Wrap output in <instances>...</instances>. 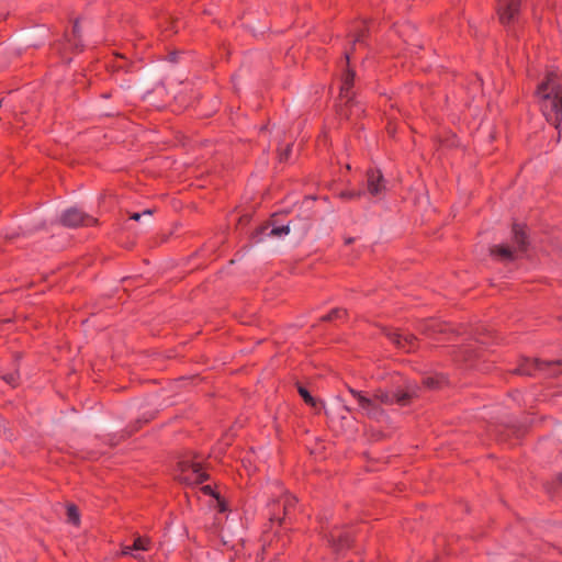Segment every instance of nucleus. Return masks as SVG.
<instances>
[{
	"mask_svg": "<svg viewBox=\"0 0 562 562\" xmlns=\"http://www.w3.org/2000/svg\"><path fill=\"white\" fill-rule=\"evenodd\" d=\"M541 98V108L549 122L559 128L562 120V75L548 72L546 79L538 87Z\"/></svg>",
	"mask_w": 562,
	"mask_h": 562,
	"instance_id": "1",
	"label": "nucleus"
},
{
	"mask_svg": "<svg viewBox=\"0 0 562 562\" xmlns=\"http://www.w3.org/2000/svg\"><path fill=\"white\" fill-rule=\"evenodd\" d=\"M311 228L310 221L307 218H297L294 221H290L285 225H277L276 223H267L266 225L260 226L254 238L257 243H260L265 239V237L270 238H283L288 236L291 232H294L299 239H302L306 236L307 232Z\"/></svg>",
	"mask_w": 562,
	"mask_h": 562,
	"instance_id": "2",
	"label": "nucleus"
},
{
	"mask_svg": "<svg viewBox=\"0 0 562 562\" xmlns=\"http://www.w3.org/2000/svg\"><path fill=\"white\" fill-rule=\"evenodd\" d=\"M513 240L514 246L497 245L493 246L490 251L493 256L499 257L502 260H514L519 254L525 252L527 249V237L522 227L518 224L513 226Z\"/></svg>",
	"mask_w": 562,
	"mask_h": 562,
	"instance_id": "3",
	"label": "nucleus"
},
{
	"mask_svg": "<svg viewBox=\"0 0 562 562\" xmlns=\"http://www.w3.org/2000/svg\"><path fill=\"white\" fill-rule=\"evenodd\" d=\"M81 47V32L79 23L76 21L71 33L66 34L64 41L55 43L52 49L54 53L59 54L64 65H67L71 60V57L68 56V52H79Z\"/></svg>",
	"mask_w": 562,
	"mask_h": 562,
	"instance_id": "4",
	"label": "nucleus"
},
{
	"mask_svg": "<svg viewBox=\"0 0 562 562\" xmlns=\"http://www.w3.org/2000/svg\"><path fill=\"white\" fill-rule=\"evenodd\" d=\"M179 480L187 484H199L207 479L206 473L203 472L199 462L183 460L179 462Z\"/></svg>",
	"mask_w": 562,
	"mask_h": 562,
	"instance_id": "5",
	"label": "nucleus"
},
{
	"mask_svg": "<svg viewBox=\"0 0 562 562\" xmlns=\"http://www.w3.org/2000/svg\"><path fill=\"white\" fill-rule=\"evenodd\" d=\"M349 392L356 397L360 412L371 419L382 420L385 417L383 408L376 405L373 398L367 397L361 392L349 389Z\"/></svg>",
	"mask_w": 562,
	"mask_h": 562,
	"instance_id": "6",
	"label": "nucleus"
},
{
	"mask_svg": "<svg viewBox=\"0 0 562 562\" xmlns=\"http://www.w3.org/2000/svg\"><path fill=\"white\" fill-rule=\"evenodd\" d=\"M60 223L67 227H77L79 225L95 224L97 220L87 215L77 207H69L65 210L59 217Z\"/></svg>",
	"mask_w": 562,
	"mask_h": 562,
	"instance_id": "7",
	"label": "nucleus"
},
{
	"mask_svg": "<svg viewBox=\"0 0 562 562\" xmlns=\"http://www.w3.org/2000/svg\"><path fill=\"white\" fill-rule=\"evenodd\" d=\"M521 0H497V14L504 25L513 23L519 14Z\"/></svg>",
	"mask_w": 562,
	"mask_h": 562,
	"instance_id": "8",
	"label": "nucleus"
},
{
	"mask_svg": "<svg viewBox=\"0 0 562 562\" xmlns=\"http://www.w3.org/2000/svg\"><path fill=\"white\" fill-rule=\"evenodd\" d=\"M367 189L372 196H381L386 191V182L380 170L368 171Z\"/></svg>",
	"mask_w": 562,
	"mask_h": 562,
	"instance_id": "9",
	"label": "nucleus"
},
{
	"mask_svg": "<svg viewBox=\"0 0 562 562\" xmlns=\"http://www.w3.org/2000/svg\"><path fill=\"white\" fill-rule=\"evenodd\" d=\"M368 29L366 26H362L359 30H355L353 34L351 35V47L349 49L345 50V60L348 67H356V64H351V59L353 58V52L358 47L366 46V36H367Z\"/></svg>",
	"mask_w": 562,
	"mask_h": 562,
	"instance_id": "10",
	"label": "nucleus"
},
{
	"mask_svg": "<svg viewBox=\"0 0 562 562\" xmlns=\"http://www.w3.org/2000/svg\"><path fill=\"white\" fill-rule=\"evenodd\" d=\"M415 396L414 391H407V392H401L396 393L394 396V400L389 395V393L384 391H376L373 395L374 402H380L381 404L390 405L393 402H396L397 404L405 406L408 404L409 400Z\"/></svg>",
	"mask_w": 562,
	"mask_h": 562,
	"instance_id": "11",
	"label": "nucleus"
},
{
	"mask_svg": "<svg viewBox=\"0 0 562 562\" xmlns=\"http://www.w3.org/2000/svg\"><path fill=\"white\" fill-rule=\"evenodd\" d=\"M296 502L295 497L294 496H291L289 494H284L282 495L281 498H278V499H273V503H272V508H271V520L273 521H281V517L279 515V507L282 506L283 508V514L284 516H286L289 513H290V509L291 507L294 505V503Z\"/></svg>",
	"mask_w": 562,
	"mask_h": 562,
	"instance_id": "12",
	"label": "nucleus"
},
{
	"mask_svg": "<svg viewBox=\"0 0 562 562\" xmlns=\"http://www.w3.org/2000/svg\"><path fill=\"white\" fill-rule=\"evenodd\" d=\"M390 339L405 351H412L415 347V337L412 334L394 331L390 334Z\"/></svg>",
	"mask_w": 562,
	"mask_h": 562,
	"instance_id": "13",
	"label": "nucleus"
},
{
	"mask_svg": "<svg viewBox=\"0 0 562 562\" xmlns=\"http://www.w3.org/2000/svg\"><path fill=\"white\" fill-rule=\"evenodd\" d=\"M330 542L336 550H341L349 546L350 535L349 532L335 531L330 535Z\"/></svg>",
	"mask_w": 562,
	"mask_h": 562,
	"instance_id": "14",
	"label": "nucleus"
},
{
	"mask_svg": "<svg viewBox=\"0 0 562 562\" xmlns=\"http://www.w3.org/2000/svg\"><path fill=\"white\" fill-rule=\"evenodd\" d=\"M353 85V72H346L342 78L341 88H340V97L341 99H346L349 101L351 99L349 94V90Z\"/></svg>",
	"mask_w": 562,
	"mask_h": 562,
	"instance_id": "15",
	"label": "nucleus"
},
{
	"mask_svg": "<svg viewBox=\"0 0 562 562\" xmlns=\"http://www.w3.org/2000/svg\"><path fill=\"white\" fill-rule=\"evenodd\" d=\"M150 544H151V541L149 538H146V537H137L135 540H134V543H133V549L135 551H138V550H143V551H148L150 549Z\"/></svg>",
	"mask_w": 562,
	"mask_h": 562,
	"instance_id": "16",
	"label": "nucleus"
},
{
	"mask_svg": "<svg viewBox=\"0 0 562 562\" xmlns=\"http://www.w3.org/2000/svg\"><path fill=\"white\" fill-rule=\"evenodd\" d=\"M67 518H68V521L74 525L79 524V512H78V508L72 504L67 506Z\"/></svg>",
	"mask_w": 562,
	"mask_h": 562,
	"instance_id": "17",
	"label": "nucleus"
},
{
	"mask_svg": "<svg viewBox=\"0 0 562 562\" xmlns=\"http://www.w3.org/2000/svg\"><path fill=\"white\" fill-rule=\"evenodd\" d=\"M299 393L303 397L306 404L311 405L312 407H317L316 400L307 392L306 389L300 386Z\"/></svg>",
	"mask_w": 562,
	"mask_h": 562,
	"instance_id": "18",
	"label": "nucleus"
},
{
	"mask_svg": "<svg viewBox=\"0 0 562 562\" xmlns=\"http://www.w3.org/2000/svg\"><path fill=\"white\" fill-rule=\"evenodd\" d=\"M202 491H203L204 494L212 495L213 497L216 498L221 512L225 510L224 502L220 498V495L216 494L210 485L203 486Z\"/></svg>",
	"mask_w": 562,
	"mask_h": 562,
	"instance_id": "19",
	"label": "nucleus"
},
{
	"mask_svg": "<svg viewBox=\"0 0 562 562\" xmlns=\"http://www.w3.org/2000/svg\"><path fill=\"white\" fill-rule=\"evenodd\" d=\"M346 312L341 308H335L326 316L323 317L324 321H333L336 318H340Z\"/></svg>",
	"mask_w": 562,
	"mask_h": 562,
	"instance_id": "20",
	"label": "nucleus"
},
{
	"mask_svg": "<svg viewBox=\"0 0 562 562\" xmlns=\"http://www.w3.org/2000/svg\"><path fill=\"white\" fill-rule=\"evenodd\" d=\"M151 215H153V210L147 209V210H145L142 213H137V212L132 213L131 214V218L134 220V221H140V218H143V217L150 218Z\"/></svg>",
	"mask_w": 562,
	"mask_h": 562,
	"instance_id": "21",
	"label": "nucleus"
},
{
	"mask_svg": "<svg viewBox=\"0 0 562 562\" xmlns=\"http://www.w3.org/2000/svg\"><path fill=\"white\" fill-rule=\"evenodd\" d=\"M182 53H178V52H171L168 54V59L169 61L176 64L179 61V59L182 57Z\"/></svg>",
	"mask_w": 562,
	"mask_h": 562,
	"instance_id": "22",
	"label": "nucleus"
},
{
	"mask_svg": "<svg viewBox=\"0 0 562 562\" xmlns=\"http://www.w3.org/2000/svg\"><path fill=\"white\" fill-rule=\"evenodd\" d=\"M3 380L11 384V385H15L16 383V376H15V373H8V374H4L3 375Z\"/></svg>",
	"mask_w": 562,
	"mask_h": 562,
	"instance_id": "23",
	"label": "nucleus"
},
{
	"mask_svg": "<svg viewBox=\"0 0 562 562\" xmlns=\"http://www.w3.org/2000/svg\"><path fill=\"white\" fill-rule=\"evenodd\" d=\"M290 151H291V146H290V145H288V146H286V148H285L283 151H281V153H280V155H279V159H280V161H285V160H288V157H289V155H290Z\"/></svg>",
	"mask_w": 562,
	"mask_h": 562,
	"instance_id": "24",
	"label": "nucleus"
},
{
	"mask_svg": "<svg viewBox=\"0 0 562 562\" xmlns=\"http://www.w3.org/2000/svg\"><path fill=\"white\" fill-rule=\"evenodd\" d=\"M424 383L427 387L434 389L438 385V381L435 378L425 379Z\"/></svg>",
	"mask_w": 562,
	"mask_h": 562,
	"instance_id": "25",
	"label": "nucleus"
},
{
	"mask_svg": "<svg viewBox=\"0 0 562 562\" xmlns=\"http://www.w3.org/2000/svg\"><path fill=\"white\" fill-rule=\"evenodd\" d=\"M361 193L360 192H344L341 193V196L344 198H356V196H359Z\"/></svg>",
	"mask_w": 562,
	"mask_h": 562,
	"instance_id": "26",
	"label": "nucleus"
},
{
	"mask_svg": "<svg viewBox=\"0 0 562 562\" xmlns=\"http://www.w3.org/2000/svg\"><path fill=\"white\" fill-rule=\"evenodd\" d=\"M133 546H125L122 550V554L123 555H128V554H132V551H133Z\"/></svg>",
	"mask_w": 562,
	"mask_h": 562,
	"instance_id": "27",
	"label": "nucleus"
},
{
	"mask_svg": "<svg viewBox=\"0 0 562 562\" xmlns=\"http://www.w3.org/2000/svg\"><path fill=\"white\" fill-rule=\"evenodd\" d=\"M133 557L135 559H137L138 561H144V558L142 555H139V554H133Z\"/></svg>",
	"mask_w": 562,
	"mask_h": 562,
	"instance_id": "28",
	"label": "nucleus"
},
{
	"mask_svg": "<svg viewBox=\"0 0 562 562\" xmlns=\"http://www.w3.org/2000/svg\"><path fill=\"white\" fill-rule=\"evenodd\" d=\"M521 373H524V374H531V371H530V370H527V369H522V370H521Z\"/></svg>",
	"mask_w": 562,
	"mask_h": 562,
	"instance_id": "29",
	"label": "nucleus"
},
{
	"mask_svg": "<svg viewBox=\"0 0 562 562\" xmlns=\"http://www.w3.org/2000/svg\"><path fill=\"white\" fill-rule=\"evenodd\" d=\"M344 408L345 411L350 412V408L348 406H345Z\"/></svg>",
	"mask_w": 562,
	"mask_h": 562,
	"instance_id": "30",
	"label": "nucleus"
},
{
	"mask_svg": "<svg viewBox=\"0 0 562 562\" xmlns=\"http://www.w3.org/2000/svg\"><path fill=\"white\" fill-rule=\"evenodd\" d=\"M122 68H123V66H117L115 70H120Z\"/></svg>",
	"mask_w": 562,
	"mask_h": 562,
	"instance_id": "31",
	"label": "nucleus"
},
{
	"mask_svg": "<svg viewBox=\"0 0 562 562\" xmlns=\"http://www.w3.org/2000/svg\"><path fill=\"white\" fill-rule=\"evenodd\" d=\"M560 483H561V485H562V477L560 479Z\"/></svg>",
	"mask_w": 562,
	"mask_h": 562,
	"instance_id": "32",
	"label": "nucleus"
}]
</instances>
